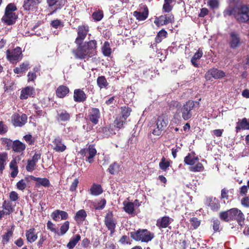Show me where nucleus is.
Masks as SVG:
<instances>
[{
	"instance_id": "obj_17",
	"label": "nucleus",
	"mask_w": 249,
	"mask_h": 249,
	"mask_svg": "<svg viewBox=\"0 0 249 249\" xmlns=\"http://www.w3.org/2000/svg\"><path fill=\"white\" fill-rule=\"evenodd\" d=\"M230 37L229 44L231 48L235 49L239 47L241 43L239 34L235 32H231Z\"/></svg>"
},
{
	"instance_id": "obj_57",
	"label": "nucleus",
	"mask_w": 249,
	"mask_h": 249,
	"mask_svg": "<svg viewBox=\"0 0 249 249\" xmlns=\"http://www.w3.org/2000/svg\"><path fill=\"white\" fill-rule=\"evenodd\" d=\"M209 6L212 9H215L218 7V0H209L208 2Z\"/></svg>"
},
{
	"instance_id": "obj_34",
	"label": "nucleus",
	"mask_w": 249,
	"mask_h": 249,
	"mask_svg": "<svg viewBox=\"0 0 249 249\" xmlns=\"http://www.w3.org/2000/svg\"><path fill=\"white\" fill-rule=\"evenodd\" d=\"M81 236L79 234L73 236L67 245V247L69 249H73L80 241Z\"/></svg>"
},
{
	"instance_id": "obj_45",
	"label": "nucleus",
	"mask_w": 249,
	"mask_h": 249,
	"mask_svg": "<svg viewBox=\"0 0 249 249\" xmlns=\"http://www.w3.org/2000/svg\"><path fill=\"white\" fill-rule=\"evenodd\" d=\"M164 18L163 15H161L159 17H156L154 20V23L158 27L166 25Z\"/></svg>"
},
{
	"instance_id": "obj_8",
	"label": "nucleus",
	"mask_w": 249,
	"mask_h": 249,
	"mask_svg": "<svg viewBox=\"0 0 249 249\" xmlns=\"http://www.w3.org/2000/svg\"><path fill=\"white\" fill-rule=\"evenodd\" d=\"M104 221L108 230L110 231L111 234L113 233L115 231L117 221L114 217L112 212H108L107 213Z\"/></svg>"
},
{
	"instance_id": "obj_37",
	"label": "nucleus",
	"mask_w": 249,
	"mask_h": 249,
	"mask_svg": "<svg viewBox=\"0 0 249 249\" xmlns=\"http://www.w3.org/2000/svg\"><path fill=\"white\" fill-rule=\"evenodd\" d=\"M70 223L69 221H65L60 227V230H57L56 235L58 236L64 235L69 230Z\"/></svg>"
},
{
	"instance_id": "obj_32",
	"label": "nucleus",
	"mask_w": 249,
	"mask_h": 249,
	"mask_svg": "<svg viewBox=\"0 0 249 249\" xmlns=\"http://www.w3.org/2000/svg\"><path fill=\"white\" fill-rule=\"evenodd\" d=\"M137 200H136L134 203L124 201L123 204L124 211L129 214L133 213L134 211V205H137Z\"/></svg>"
},
{
	"instance_id": "obj_5",
	"label": "nucleus",
	"mask_w": 249,
	"mask_h": 249,
	"mask_svg": "<svg viewBox=\"0 0 249 249\" xmlns=\"http://www.w3.org/2000/svg\"><path fill=\"white\" fill-rule=\"evenodd\" d=\"M131 237L136 241L142 242H148L154 237V233L147 230H139L136 231L131 232Z\"/></svg>"
},
{
	"instance_id": "obj_1",
	"label": "nucleus",
	"mask_w": 249,
	"mask_h": 249,
	"mask_svg": "<svg viewBox=\"0 0 249 249\" xmlns=\"http://www.w3.org/2000/svg\"><path fill=\"white\" fill-rule=\"evenodd\" d=\"M95 40H90L81 45L80 44L76 50H73L72 52L76 58L80 59H89L95 55L97 48Z\"/></svg>"
},
{
	"instance_id": "obj_14",
	"label": "nucleus",
	"mask_w": 249,
	"mask_h": 249,
	"mask_svg": "<svg viewBox=\"0 0 249 249\" xmlns=\"http://www.w3.org/2000/svg\"><path fill=\"white\" fill-rule=\"evenodd\" d=\"M100 117V112L98 108H92L89 110L88 119L93 124H97Z\"/></svg>"
},
{
	"instance_id": "obj_13",
	"label": "nucleus",
	"mask_w": 249,
	"mask_h": 249,
	"mask_svg": "<svg viewBox=\"0 0 249 249\" xmlns=\"http://www.w3.org/2000/svg\"><path fill=\"white\" fill-rule=\"evenodd\" d=\"M42 0H24L23 8L26 11H34Z\"/></svg>"
},
{
	"instance_id": "obj_56",
	"label": "nucleus",
	"mask_w": 249,
	"mask_h": 249,
	"mask_svg": "<svg viewBox=\"0 0 249 249\" xmlns=\"http://www.w3.org/2000/svg\"><path fill=\"white\" fill-rule=\"evenodd\" d=\"M26 186V183L23 179L20 180L17 183V188L20 190H24Z\"/></svg>"
},
{
	"instance_id": "obj_38",
	"label": "nucleus",
	"mask_w": 249,
	"mask_h": 249,
	"mask_svg": "<svg viewBox=\"0 0 249 249\" xmlns=\"http://www.w3.org/2000/svg\"><path fill=\"white\" fill-rule=\"evenodd\" d=\"M203 55V51L201 48H199L198 51L195 53L194 56L191 59V62L192 64L196 67H197L198 65L196 63V60L199 59Z\"/></svg>"
},
{
	"instance_id": "obj_19",
	"label": "nucleus",
	"mask_w": 249,
	"mask_h": 249,
	"mask_svg": "<svg viewBox=\"0 0 249 249\" xmlns=\"http://www.w3.org/2000/svg\"><path fill=\"white\" fill-rule=\"evenodd\" d=\"M87 99L86 94L81 89H76L73 93V100L76 102H83Z\"/></svg>"
},
{
	"instance_id": "obj_28",
	"label": "nucleus",
	"mask_w": 249,
	"mask_h": 249,
	"mask_svg": "<svg viewBox=\"0 0 249 249\" xmlns=\"http://www.w3.org/2000/svg\"><path fill=\"white\" fill-rule=\"evenodd\" d=\"M148 15V10L147 7H145L142 12L135 11L133 12V16L137 19L140 21L145 20Z\"/></svg>"
},
{
	"instance_id": "obj_27",
	"label": "nucleus",
	"mask_w": 249,
	"mask_h": 249,
	"mask_svg": "<svg viewBox=\"0 0 249 249\" xmlns=\"http://www.w3.org/2000/svg\"><path fill=\"white\" fill-rule=\"evenodd\" d=\"M26 237L27 241L30 243L35 242L37 238V235L36 232L34 228H31L27 230L26 232Z\"/></svg>"
},
{
	"instance_id": "obj_6",
	"label": "nucleus",
	"mask_w": 249,
	"mask_h": 249,
	"mask_svg": "<svg viewBox=\"0 0 249 249\" xmlns=\"http://www.w3.org/2000/svg\"><path fill=\"white\" fill-rule=\"evenodd\" d=\"M168 124V119L166 116L163 115L158 116L156 121V127L153 130L152 134L156 136H160Z\"/></svg>"
},
{
	"instance_id": "obj_15",
	"label": "nucleus",
	"mask_w": 249,
	"mask_h": 249,
	"mask_svg": "<svg viewBox=\"0 0 249 249\" xmlns=\"http://www.w3.org/2000/svg\"><path fill=\"white\" fill-rule=\"evenodd\" d=\"M207 79H210L211 77L215 79L222 78L225 76V72L217 69L213 68L210 70L205 75Z\"/></svg>"
},
{
	"instance_id": "obj_53",
	"label": "nucleus",
	"mask_w": 249,
	"mask_h": 249,
	"mask_svg": "<svg viewBox=\"0 0 249 249\" xmlns=\"http://www.w3.org/2000/svg\"><path fill=\"white\" fill-rule=\"evenodd\" d=\"M36 165V163L31 160H28V164L26 167V170L29 172L33 171L35 169Z\"/></svg>"
},
{
	"instance_id": "obj_29",
	"label": "nucleus",
	"mask_w": 249,
	"mask_h": 249,
	"mask_svg": "<svg viewBox=\"0 0 249 249\" xmlns=\"http://www.w3.org/2000/svg\"><path fill=\"white\" fill-rule=\"evenodd\" d=\"M31 178L33 180L36 182L37 185H41L45 187H49L50 185V181L47 178H36L34 176H32Z\"/></svg>"
},
{
	"instance_id": "obj_52",
	"label": "nucleus",
	"mask_w": 249,
	"mask_h": 249,
	"mask_svg": "<svg viewBox=\"0 0 249 249\" xmlns=\"http://www.w3.org/2000/svg\"><path fill=\"white\" fill-rule=\"evenodd\" d=\"M92 18L96 21H99L103 17V14L101 11H96L92 14Z\"/></svg>"
},
{
	"instance_id": "obj_55",
	"label": "nucleus",
	"mask_w": 249,
	"mask_h": 249,
	"mask_svg": "<svg viewBox=\"0 0 249 249\" xmlns=\"http://www.w3.org/2000/svg\"><path fill=\"white\" fill-rule=\"evenodd\" d=\"M12 231L11 230H8L7 232L2 236V241L3 242H7L9 241L10 237L12 236Z\"/></svg>"
},
{
	"instance_id": "obj_48",
	"label": "nucleus",
	"mask_w": 249,
	"mask_h": 249,
	"mask_svg": "<svg viewBox=\"0 0 249 249\" xmlns=\"http://www.w3.org/2000/svg\"><path fill=\"white\" fill-rule=\"evenodd\" d=\"M1 143L3 145L6 146L8 149H9L12 147L13 142L12 140L9 139L3 138L1 139Z\"/></svg>"
},
{
	"instance_id": "obj_51",
	"label": "nucleus",
	"mask_w": 249,
	"mask_h": 249,
	"mask_svg": "<svg viewBox=\"0 0 249 249\" xmlns=\"http://www.w3.org/2000/svg\"><path fill=\"white\" fill-rule=\"evenodd\" d=\"M106 204V201L105 199H103L97 203H95L94 208L96 210L103 209L105 207Z\"/></svg>"
},
{
	"instance_id": "obj_63",
	"label": "nucleus",
	"mask_w": 249,
	"mask_h": 249,
	"mask_svg": "<svg viewBox=\"0 0 249 249\" xmlns=\"http://www.w3.org/2000/svg\"><path fill=\"white\" fill-rule=\"evenodd\" d=\"M59 210H57L53 212L51 214V217L52 219L54 221H58L60 218V215L59 214Z\"/></svg>"
},
{
	"instance_id": "obj_41",
	"label": "nucleus",
	"mask_w": 249,
	"mask_h": 249,
	"mask_svg": "<svg viewBox=\"0 0 249 249\" xmlns=\"http://www.w3.org/2000/svg\"><path fill=\"white\" fill-rule=\"evenodd\" d=\"M170 165V162L168 160H166L164 157H162L159 163V167L160 169L163 171H166Z\"/></svg>"
},
{
	"instance_id": "obj_43",
	"label": "nucleus",
	"mask_w": 249,
	"mask_h": 249,
	"mask_svg": "<svg viewBox=\"0 0 249 249\" xmlns=\"http://www.w3.org/2000/svg\"><path fill=\"white\" fill-rule=\"evenodd\" d=\"M131 111L130 108L126 107H121V115L122 118L126 120V118L129 116Z\"/></svg>"
},
{
	"instance_id": "obj_35",
	"label": "nucleus",
	"mask_w": 249,
	"mask_h": 249,
	"mask_svg": "<svg viewBox=\"0 0 249 249\" xmlns=\"http://www.w3.org/2000/svg\"><path fill=\"white\" fill-rule=\"evenodd\" d=\"M8 160V155L5 152L0 153V172L2 173Z\"/></svg>"
},
{
	"instance_id": "obj_22",
	"label": "nucleus",
	"mask_w": 249,
	"mask_h": 249,
	"mask_svg": "<svg viewBox=\"0 0 249 249\" xmlns=\"http://www.w3.org/2000/svg\"><path fill=\"white\" fill-rule=\"evenodd\" d=\"M71 114L65 110H60L57 112L56 120L58 122H67L70 120Z\"/></svg>"
},
{
	"instance_id": "obj_2",
	"label": "nucleus",
	"mask_w": 249,
	"mask_h": 249,
	"mask_svg": "<svg viewBox=\"0 0 249 249\" xmlns=\"http://www.w3.org/2000/svg\"><path fill=\"white\" fill-rule=\"evenodd\" d=\"M219 217L225 221L236 220L240 225H242L245 220L244 214L237 208H232L229 210L222 212L219 213Z\"/></svg>"
},
{
	"instance_id": "obj_47",
	"label": "nucleus",
	"mask_w": 249,
	"mask_h": 249,
	"mask_svg": "<svg viewBox=\"0 0 249 249\" xmlns=\"http://www.w3.org/2000/svg\"><path fill=\"white\" fill-rule=\"evenodd\" d=\"M125 123V120L122 118H117L114 121L115 125L118 128H121L124 127Z\"/></svg>"
},
{
	"instance_id": "obj_12",
	"label": "nucleus",
	"mask_w": 249,
	"mask_h": 249,
	"mask_svg": "<svg viewBox=\"0 0 249 249\" xmlns=\"http://www.w3.org/2000/svg\"><path fill=\"white\" fill-rule=\"evenodd\" d=\"M53 149L57 152H63L67 148L66 146L60 137H56L53 141Z\"/></svg>"
},
{
	"instance_id": "obj_11",
	"label": "nucleus",
	"mask_w": 249,
	"mask_h": 249,
	"mask_svg": "<svg viewBox=\"0 0 249 249\" xmlns=\"http://www.w3.org/2000/svg\"><path fill=\"white\" fill-rule=\"evenodd\" d=\"M82 155L86 156L88 155L87 160H86L89 163H92L93 161V158L96 155L97 151L93 145H89L87 149H83L80 152Z\"/></svg>"
},
{
	"instance_id": "obj_21",
	"label": "nucleus",
	"mask_w": 249,
	"mask_h": 249,
	"mask_svg": "<svg viewBox=\"0 0 249 249\" xmlns=\"http://www.w3.org/2000/svg\"><path fill=\"white\" fill-rule=\"evenodd\" d=\"M16 205L9 200H5L2 204L1 208L6 213V215H9L15 211Z\"/></svg>"
},
{
	"instance_id": "obj_31",
	"label": "nucleus",
	"mask_w": 249,
	"mask_h": 249,
	"mask_svg": "<svg viewBox=\"0 0 249 249\" xmlns=\"http://www.w3.org/2000/svg\"><path fill=\"white\" fill-rule=\"evenodd\" d=\"M103 189L100 185L93 184L89 189L90 194L94 196H99L103 193Z\"/></svg>"
},
{
	"instance_id": "obj_26",
	"label": "nucleus",
	"mask_w": 249,
	"mask_h": 249,
	"mask_svg": "<svg viewBox=\"0 0 249 249\" xmlns=\"http://www.w3.org/2000/svg\"><path fill=\"white\" fill-rule=\"evenodd\" d=\"M69 92V89L66 86H59L56 90V95L60 98L65 97Z\"/></svg>"
},
{
	"instance_id": "obj_39",
	"label": "nucleus",
	"mask_w": 249,
	"mask_h": 249,
	"mask_svg": "<svg viewBox=\"0 0 249 249\" xmlns=\"http://www.w3.org/2000/svg\"><path fill=\"white\" fill-rule=\"evenodd\" d=\"M120 165L117 162H114L110 164L107 169L108 171L111 175L117 173L119 171Z\"/></svg>"
},
{
	"instance_id": "obj_46",
	"label": "nucleus",
	"mask_w": 249,
	"mask_h": 249,
	"mask_svg": "<svg viewBox=\"0 0 249 249\" xmlns=\"http://www.w3.org/2000/svg\"><path fill=\"white\" fill-rule=\"evenodd\" d=\"M203 169V166L202 163L199 162L194 166L189 167V170L192 172H200Z\"/></svg>"
},
{
	"instance_id": "obj_40",
	"label": "nucleus",
	"mask_w": 249,
	"mask_h": 249,
	"mask_svg": "<svg viewBox=\"0 0 249 249\" xmlns=\"http://www.w3.org/2000/svg\"><path fill=\"white\" fill-rule=\"evenodd\" d=\"M167 35V33L165 30L163 29L161 30L159 32V33L157 34V36L155 38L156 42L157 43L160 42L163 38L166 37Z\"/></svg>"
},
{
	"instance_id": "obj_42",
	"label": "nucleus",
	"mask_w": 249,
	"mask_h": 249,
	"mask_svg": "<svg viewBox=\"0 0 249 249\" xmlns=\"http://www.w3.org/2000/svg\"><path fill=\"white\" fill-rule=\"evenodd\" d=\"M102 52L104 55L108 56L111 53V50L110 47L109 43L108 42H105L102 47Z\"/></svg>"
},
{
	"instance_id": "obj_54",
	"label": "nucleus",
	"mask_w": 249,
	"mask_h": 249,
	"mask_svg": "<svg viewBox=\"0 0 249 249\" xmlns=\"http://www.w3.org/2000/svg\"><path fill=\"white\" fill-rule=\"evenodd\" d=\"M220 221L217 219L213 220V229L214 232L220 231Z\"/></svg>"
},
{
	"instance_id": "obj_50",
	"label": "nucleus",
	"mask_w": 249,
	"mask_h": 249,
	"mask_svg": "<svg viewBox=\"0 0 249 249\" xmlns=\"http://www.w3.org/2000/svg\"><path fill=\"white\" fill-rule=\"evenodd\" d=\"M163 17L166 25L174 22V17L172 14L164 15Z\"/></svg>"
},
{
	"instance_id": "obj_60",
	"label": "nucleus",
	"mask_w": 249,
	"mask_h": 249,
	"mask_svg": "<svg viewBox=\"0 0 249 249\" xmlns=\"http://www.w3.org/2000/svg\"><path fill=\"white\" fill-rule=\"evenodd\" d=\"M66 0H56V1L55 2V6L56 7L55 9H57L61 8L63 6H64L65 5V4H66Z\"/></svg>"
},
{
	"instance_id": "obj_49",
	"label": "nucleus",
	"mask_w": 249,
	"mask_h": 249,
	"mask_svg": "<svg viewBox=\"0 0 249 249\" xmlns=\"http://www.w3.org/2000/svg\"><path fill=\"white\" fill-rule=\"evenodd\" d=\"M47 228L56 235L57 230L56 228V226L55 224L50 220L47 223Z\"/></svg>"
},
{
	"instance_id": "obj_58",
	"label": "nucleus",
	"mask_w": 249,
	"mask_h": 249,
	"mask_svg": "<svg viewBox=\"0 0 249 249\" xmlns=\"http://www.w3.org/2000/svg\"><path fill=\"white\" fill-rule=\"evenodd\" d=\"M37 76L35 72L29 71L27 74L28 82L34 81Z\"/></svg>"
},
{
	"instance_id": "obj_44",
	"label": "nucleus",
	"mask_w": 249,
	"mask_h": 249,
	"mask_svg": "<svg viewBox=\"0 0 249 249\" xmlns=\"http://www.w3.org/2000/svg\"><path fill=\"white\" fill-rule=\"evenodd\" d=\"M97 83L98 86L101 88H106L108 83L104 76H100L97 78Z\"/></svg>"
},
{
	"instance_id": "obj_9",
	"label": "nucleus",
	"mask_w": 249,
	"mask_h": 249,
	"mask_svg": "<svg viewBox=\"0 0 249 249\" xmlns=\"http://www.w3.org/2000/svg\"><path fill=\"white\" fill-rule=\"evenodd\" d=\"M195 107V103L192 101H188L183 105L181 108L182 117L184 120H187L192 116V110Z\"/></svg>"
},
{
	"instance_id": "obj_24",
	"label": "nucleus",
	"mask_w": 249,
	"mask_h": 249,
	"mask_svg": "<svg viewBox=\"0 0 249 249\" xmlns=\"http://www.w3.org/2000/svg\"><path fill=\"white\" fill-rule=\"evenodd\" d=\"M240 129L249 130V119L244 118L239 120L237 123L236 130L238 132Z\"/></svg>"
},
{
	"instance_id": "obj_64",
	"label": "nucleus",
	"mask_w": 249,
	"mask_h": 249,
	"mask_svg": "<svg viewBox=\"0 0 249 249\" xmlns=\"http://www.w3.org/2000/svg\"><path fill=\"white\" fill-rule=\"evenodd\" d=\"M162 9L165 12H169L172 10V6L171 4L167 3L164 2Z\"/></svg>"
},
{
	"instance_id": "obj_59",
	"label": "nucleus",
	"mask_w": 249,
	"mask_h": 249,
	"mask_svg": "<svg viewBox=\"0 0 249 249\" xmlns=\"http://www.w3.org/2000/svg\"><path fill=\"white\" fill-rule=\"evenodd\" d=\"M19 67L22 72H25L30 68V64L27 61L24 62L20 65Z\"/></svg>"
},
{
	"instance_id": "obj_20",
	"label": "nucleus",
	"mask_w": 249,
	"mask_h": 249,
	"mask_svg": "<svg viewBox=\"0 0 249 249\" xmlns=\"http://www.w3.org/2000/svg\"><path fill=\"white\" fill-rule=\"evenodd\" d=\"M173 219L168 216H163L157 220L156 226L160 228H166L172 222Z\"/></svg>"
},
{
	"instance_id": "obj_10",
	"label": "nucleus",
	"mask_w": 249,
	"mask_h": 249,
	"mask_svg": "<svg viewBox=\"0 0 249 249\" xmlns=\"http://www.w3.org/2000/svg\"><path fill=\"white\" fill-rule=\"evenodd\" d=\"M12 120L15 126H22L26 123L27 116L23 113L21 114L15 113L12 115Z\"/></svg>"
},
{
	"instance_id": "obj_16",
	"label": "nucleus",
	"mask_w": 249,
	"mask_h": 249,
	"mask_svg": "<svg viewBox=\"0 0 249 249\" xmlns=\"http://www.w3.org/2000/svg\"><path fill=\"white\" fill-rule=\"evenodd\" d=\"M89 31V27L87 26H82L78 27V36L75 39V42L79 45L85 38Z\"/></svg>"
},
{
	"instance_id": "obj_18",
	"label": "nucleus",
	"mask_w": 249,
	"mask_h": 249,
	"mask_svg": "<svg viewBox=\"0 0 249 249\" xmlns=\"http://www.w3.org/2000/svg\"><path fill=\"white\" fill-rule=\"evenodd\" d=\"M207 204L213 211L219 210L220 205L219 200L215 197H210L207 199Z\"/></svg>"
},
{
	"instance_id": "obj_36",
	"label": "nucleus",
	"mask_w": 249,
	"mask_h": 249,
	"mask_svg": "<svg viewBox=\"0 0 249 249\" xmlns=\"http://www.w3.org/2000/svg\"><path fill=\"white\" fill-rule=\"evenodd\" d=\"M10 169L12 170L10 175L12 178H15L18 172L17 163L16 160H13L10 163L9 165Z\"/></svg>"
},
{
	"instance_id": "obj_25",
	"label": "nucleus",
	"mask_w": 249,
	"mask_h": 249,
	"mask_svg": "<svg viewBox=\"0 0 249 249\" xmlns=\"http://www.w3.org/2000/svg\"><path fill=\"white\" fill-rule=\"evenodd\" d=\"M34 93L33 88L27 87L21 90L20 98L21 99H26L33 95Z\"/></svg>"
},
{
	"instance_id": "obj_4",
	"label": "nucleus",
	"mask_w": 249,
	"mask_h": 249,
	"mask_svg": "<svg viewBox=\"0 0 249 249\" xmlns=\"http://www.w3.org/2000/svg\"><path fill=\"white\" fill-rule=\"evenodd\" d=\"M17 8L14 3H10L6 6L4 16L1 20L5 24L10 25L14 24L18 18L15 11Z\"/></svg>"
},
{
	"instance_id": "obj_3",
	"label": "nucleus",
	"mask_w": 249,
	"mask_h": 249,
	"mask_svg": "<svg viewBox=\"0 0 249 249\" xmlns=\"http://www.w3.org/2000/svg\"><path fill=\"white\" fill-rule=\"evenodd\" d=\"M231 14H233L239 22H248L249 21V5H243L236 7L229 12V15Z\"/></svg>"
},
{
	"instance_id": "obj_61",
	"label": "nucleus",
	"mask_w": 249,
	"mask_h": 249,
	"mask_svg": "<svg viewBox=\"0 0 249 249\" xmlns=\"http://www.w3.org/2000/svg\"><path fill=\"white\" fill-rule=\"evenodd\" d=\"M191 222L192 225L194 227L195 229L197 228L200 225V221L198 220V219L196 217L191 218Z\"/></svg>"
},
{
	"instance_id": "obj_23",
	"label": "nucleus",
	"mask_w": 249,
	"mask_h": 249,
	"mask_svg": "<svg viewBox=\"0 0 249 249\" xmlns=\"http://www.w3.org/2000/svg\"><path fill=\"white\" fill-rule=\"evenodd\" d=\"M13 150L17 153L23 152L26 148L25 144L18 140L14 141L12 144Z\"/></svg>"
},
{
	"instance_id": "obj_62",
	"label": "nucleus",
	"mask_w": 249,
	"mask_h": 249,
	"mask_svg": "<svg viewBox=\"0 0 249 249\" xmlns=\"http://www.w3.org/2000/svg\"><path fill=\"white\" fill-rule=\"evenodd\" d=\"M9 198L11 201H16L18 199V196L17 192L12 191L10 193Z\"/></svg>"
},
{
	"instance_id": "obj_7",
	"label": "nucleus",
	"mask_w": 249,
	"mask_h": 249,
	"mask_svg": "<svg viewBox=\"0 0 249 249\" xmlns=\"http://www.w3.org/2000/svg\"><path fill=\"white\" fill-rule=\"evenodd\" d=\"M7 58L12 63L17 62L22 58V51L20 47H17L12 50L6 51Z\"/></svg>"
},
{
	"instance_id": "obj_30",
	"label": "nucleus",
	"mask_w": 249,
	"mask_h": 249,
	"mask_svg": "<svg viewBox=\"0 0 249 249\" xmlns=\"http://www.w3.org/2000/svg\"><path fill=\"white\" fill-rule=\"evenodd\" d=\"M198 158L195 156L194 153H189L184 160L185 164L193 165L198 160Z\"/></svg>"
},
{
	"instance_id": "obj_33",
	"label": "nucleus",
	"mask_w": 249,
	"mask_h": 249,
	"mask_svg": "<svg viewBox=\"0 0 249 249\" xmlns=\"http://www.w3.org/2000/svg\"><path fill=\"white\" fill-rule=\"evenodd\" d=\"M87 216V213L86 211L83 210H80L78 211L76 213L74 217V219L77 223H82L85 220Z\"/></svg>"
}]
</instances>
